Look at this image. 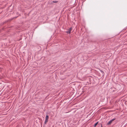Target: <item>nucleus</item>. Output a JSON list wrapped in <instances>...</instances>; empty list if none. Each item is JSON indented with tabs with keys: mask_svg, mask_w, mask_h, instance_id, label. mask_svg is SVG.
Wrapping results in <instances>:
<instances>
[{
	"mask_svg": "<svg viewBox=\"0 0 127 127\" xmlns=\"http://www.w3.org/2000/svg\"><path fill=\"white\" fill-rule=\"evenodd\" d=\"M116 118H114L111 120H110L107 124L108 125H110L112 123V122L116 120Z\"/></svg>",
	"mask_w": 127,
	"mask_h": 127,
	"instance_id": "f257e3e1",
	"label": "nucleus"
},
{
	"mask_svg": "<svg viewBox=\"0 0 127 127\" xmlns=\"http://www.w3.org/2000/svg\"><path fill=\"white\" fill-rule=\"evenodd\" d=\"M72 28H70L68 30V31L66 32L67 33L70 34L71 31L72 30Z\"/></svg>",
	"mask_w": 127,
	"mask_h": 127,
	"instance_id": "f03ea898",
	"label": "nucleus"
},
{
	"mask_svg": "<svg viewBox=\"0 0 127 127\" xmlns=\"http://www.w3.org/2000/svg\"><path fill=\"white\" fill-rule=\"evenodd\" d=\"M98 122H97L94 125V127H95L98 124Z\"/></svg>",
	"mask_w": 127,
	"mask_h": 127,
	"instance_id": "7ed1b4c3",
	"label": "nucleus"
},
{
	"mask_svg": "<svg viewBox=\"0 0 127 127\" xmlns=\"http://www.w3.org/2000/svg\"><path fill=\"white\" fill-rule=\"evenodd\" d=\"M48 120H46L45 119V122H44V124H46L47 123V122H48Z\"/></svg>",
	"mask_w": 127,
	"mask_h": 127,
	"instance_id": "20e7f679",
	"label": "nucleus"
},
{
	"mask_svg": "<svg viewBox=\"0 0 127 127\" xmlns=\"http://www.w3.org/2000/svg\"><path fill=\"white\" fill-rule=\"evenodd\" d=\"M48 119H49V116L48 115H47L46 116L45 119L48 120Z\"/></svg>",
	"mask_w": 127,
	"mask_h": 127,
	"instance_id": "39448f33",
	"label": "nucleus"
},
{
	"mask_svg": "<svg viewBox=\"0 0 127 127\" xmlns=\"http://www.w3.org/2000/svg\"><path fill=\"white\" fill-rule=\"evenodd\" d=\"M53 2L54 3H57L58 2V1H53Z\"/></svg>",
	"mask_w": 127,
	"mask_h": 127,
	"instance_id": "423d86ee",
	"label": "nucleus"
},
{
	"mask_svg": "<svg viewBox=\"0 0 127 127\" xmlns=\"http://www.w3.org/2000/svg\"><path fill=\"white\" fill-rule=\"evenodd\" d=\"M68 112H66V113H68Z\"/></svg>",
	"mask_w": 127,
	"mask_h": 127,
	"instance_id": "0eeeda50",
	"label": "nucleus"
}]
</instances>
